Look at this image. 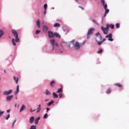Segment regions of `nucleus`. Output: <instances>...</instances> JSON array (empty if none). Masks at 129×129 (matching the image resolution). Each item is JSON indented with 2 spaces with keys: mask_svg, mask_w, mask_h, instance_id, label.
Returning a JSON list of instances; mask_svg holds the SVG:
<instances>
[{
  "mask_svg": "<svg viewBox=\"0 0 129 129\" xmlns=\"http://www.w3.org/2000/svg\"><path fill=\"white\" fill-rule=\"evenodd\" d=\"M95 36L97 38H98V40H101L102 39V37L101 36L100 34V33L99 32L95 34Z\"/></svg>",
  "mask_w": 129,
  "mask_h": 129,
  "instance_id": "423d86ee",
  "label": "nucleus"
},
{
  "mask_svg": "<svg viewBox=\"0 0 129 129\" xmlns=\"http://www.w3.org/2000/svg\"><path fill=\"white\" fill-rule=\"evenodd\" d=\"M46 10H44V11H43L44 14V15H45L46 13Z\"/></svg>",
  "mask_w": 129,
  "mask_h": 129,
  "instance_id": "37998d69",
  "label": "nucleus"
},
{
  "mask_svg": "<svg viewBox=\"0 0 129 129\" xmlns=\"http://www.w3.org/2000/svg\"><path fill=\"white\" fill-rule=\"evenodd\" d=\"M103 51L102 49H100L99 51L97 52V53L98 54H101L102 53Z\"/></svg>",
  "mask_w": 129,
  "mask_h": 129,
  "instance_id": "72a5a7b5",
  "label": "nucleus"
},
{
  "mask_svg": "<svg viewBox=\"0 0 129 129\" xmlns=\"http://www.w3.org/2000/svg\"><path fill=\"white\" fill-rule=\"evenodd\" d=\"M53 98H57L58 97V95L55 93H53Z\"/></svg>",
  "mask_w": 129,
  "mask_h": 129,
  "instance_id": "a878e982",
  "label": "nucleus"
},
{
  "mask_svg": "<svg viewBox=\"0 0 129 129\" xmlns=\"http://www.w3.org/2000/svg\"><path fill=\"white\" fill-rule=\"evenodd\" d=\"M4 34V33L2 30H0V38Z\"/></svg>",
  "mask_w": 129,
  "mask_h": 129,
  "instance_id": "cd10ccee",
  "label": "nucleus"
},
{
  "mask_svg": "<svg viewBox=\"0 0 129 129\" xmlns=\"http://www.w3.org/2000/svg\"><path fill=\"white\" fill-rule=\"evenodd\" d=\"M36 111V109H32L31 108L30 109V111L31 112H35Z\"/></svg>",
  "mask_w": 129,
  "mask_h": 129,
  "instance_id": "473e14b6",
  "label": "nucleus"
},
{
  "mask_svg": "<svg viewBox=\"0 0 129 129\" xmlns=\"http://www.w3.org/2000/svg\"><path fill=\"white\" fill-rule=\"evenodd\" d=\"M109 25H107L106 28L103 26H101V29L103 31L104 34H108L109 30Z\"/></svg>",
  "mask_w": 129,
  "mask_h": 129,
  "instance_id": "f03ea898",
  "label": "nucleus"
},
{
  "mask_svg": "<svg viewBox=\"0 0 129 129\" xmlns=\"http://www.w3.org/2000/svg\"><path fill=\"white\" fill-rule=\"evenodd\" d=\"M105 10V13L104 16V17L106 16V14L107 13L109 12V9L106 8V9H104Z\"/></svg>",
  "mask_w": 129,
  "mask_h": 129,
  "instance_id": "5701e85b",
  "label": "nucleus"
},
{
  "mask_svg": "<svg viewBox=\"0 0 129 129\" xmlns=\"http://www.w3.org/2000/svg\"><path fill=\"white\" fill-rule=\"evenodd\" d=\"M112 34H110L107 36L106 37V38H108V40L109 41H113V40L112 38Z\"/></svg>",
  "mask_w": 129,
  "mask_h": 129,
  "instance_id": "39448f33",
  "label": "nucleus"
},
{
  "mask_svg": "<svg viewBox=\"0 0 129 129\" xmlns=\"http://www.w3.org/2000/svg\"><path fill=\"white\" fill-rule=\"evenodd\" d=\"M92 21L94 22V23H96V22L95 21V20H92Z\"/></svg>",
  "mask_w": 129,
  "mask_h": 129,
  "instance_id": "09e8293b",
  "label": "nucleus"
},
{
  "mask_svg": "<svg viewBox=\"0 0 129 129\" xmlns=\"http://www.w3.org/2000/svg\"><path fill=\"white\" fill-rule=\"evenodd\" d=\"M104 9L107 8V5L106 4H105L104 0H101Z\"/></svg>",
  "mask_w": 129,
  "mask_h": 129,
  "instance_id": "1a4fd4ad",
  "label": "nucleus"
},
{
  "mask_svg": "<svg viewBox=\"0 0 129 129\" xmlns=\"http://www.w3.org/2000/svg\"><path fill=\"white\" fill-rule=\"evenodd\" d=\"M47 5L46 4H45L43 6V7L44 8V10H46L47 7Z\"/></svg>",
  "mask_w": 129,
  "mask_h": 129,
  "instance_id": "7c9ffc66",
  "label": "nucleus"
},
{
  "mask_svg": "<svg viewBox=\"0 0 129 129\" xmlns=\"http://www.w3.org/2000/svg\"><path fill=\"white\" fill-rule=\"evenodd\" d=\"M48 34L49 37L50 38H53L54 37V33H53L52 32L48 31Z\"/></svg>",
  "mask_w": 129,
  "mask_h": 129,
  "instance_id": "0eeeda50",
  "label": "nucleus"
},
{
  "mask_svg": "<svg viewBox=\"0 0 129 129\" xmlns=\"http://www.w3.org/2000/svg\"><path fill=\"white\" fill-rule=\"evenodd\" d=\"M38 107L37 109V113H39L41 109V105L40 104L38 105Z\"/></svg>",
  "mask_w": 129,
  "mask_h": 129,
  "instance_id": "4468645a",
  "label": "nucleus"
},
{
  "mask_svg": "<svg viewBox=\"0 0 129 129\" xmlns=\"http://www.w3.org/2000/svg\"><path fill=\"white\" fill-rule=\"evenodd\" d=\"M54 24H59L58 23H55Z\"/></svg>",
  "mask_w": 129,
  "mask_h": 129,
  "instance_id": "4d7b16f0",
  "label": "nucleus"
},
{
  "mask_svg": "<svg viewBox=\"0 0 129 129\" xmlns=\"http://www.w3.org/2000/svg\"><path fill=\"white\" fill-rule=\"evenodd\" d=\"M4 113V111H1L0 110V117Z\"/></svg>",
  "mask_w": 129,
  "mask_h": 129,
  "instance_id": "e433bc0d",
  "label": "nucleus"
},
{
  "mask_svg": "<svg viewBox=\"0 0 129 129\" xmlns=\"http://www.w3.org/2000/svg\"><path fill=\"white\" fill-rule=\"evenodd\" d=\"M114 25H110L109 26V27H110L112 29L114 28Z\"/></svg>",
  "mask_w": 129,
  "mask_h": 129,
  "instance_id": "4c0bfd02",
  "label": "nucleus"
},
{
  "mask_svg": "<svg viewBox=\"0 0 129 129\" xmlns=\"http://www.w3.org/2000/svg\"><path fill=\"white\" fill-rule=\"evenodd\" d=\"M54 101L53 100H52L50 102L48 103L47 104V105L48 106H50L52 103H54Z\"/></svg>",
  "mask_w": 129,
  "mask_h": 129,
  "instance_id": "bb28decb",
  "label": "nucleus"
},
{
  "mask_svg": "<svg viewBox=\"0 0 129 129\" xmlns=\"http://www.w3.org/2000/svg\"><path fill=\"white\" fill-rule=\"evenodd\" d=\"M116 24H119L118 23H117Z\"/></svg>",
  "mask_w": 129,
  "mask_h": 129,
  "instance_id": "052dcab7",
  "label": "nucleus"
},
{
  "mask_svg": "<svg viewBox=\"0 0 129 129\" xmlns=\"http://www.w3.org/2000/svg\"><path fill=\"white\" fill-rule=\"evenodd\" d=\"M94 30V28H91L89 30L87 34L88 38H89L90 35L92 34Z\"/></svg>",
  "mask_w": 129,
  "mask_h": 129,
  "instance_id": "20e7f679",
  "label": "nucleus"
},
{
  "mask_svg": "<svg viewBox=\"0 0 129 129\" xmlns=\"http://www.w3.org/2000/svg\"><path fill=\"white\" fill-rule=\"evenodd\" d=\"M48 30V27L47 26L45 25L43 26V30L44 31H46Z\"/></svg>",
  "mask_w": 129,
  "mask_h": 129,
  "instance_id": "6ab92c4d",
  "label": "nucleus"
},
{
  "mask_svg": "<svg viewBox=\"0 0 129 129\" xmlns=\"http://www.w3.org/2000/svg\"><path fill=\"white\" fill-rule=\"evenodd\" d=\"M111 92V90L110 89H108L106 92L107 93H109Z\"/></svg>",
  "mask_w": 129,
  "mask_h": 129,
  "instance_id": "2f4dec72",
  "label": "nucleus"
},
{
  "mask_svg": "<svg viewBox=\"0 0 129 129\" xmlns=\"http://www.w3.org/2000/svg\"><path fill=\"white\" fill-rule=\"evenodd\" d=\"M16 119L15 120L13 123L14 124H15V123L16 122Z\"/></svg>",
  "mask_w": 129,
  "mask_h": 129,
  "instance_id": "8fccbe9b",
  "label": "nucleus"
},
{
  "mask_svg": "<svg viewBox=\"0 0 129 129\" xmlns=\"http://www.w3.org/2000/svg\"><path fill=\"white\" fill-rule=\"evenodd\" d=\"M48 100L47 99V100H45V102H46Z\"/></svg>",
  "mask_w": 129,
  "mask_h": 129,
  "instance_id": "13d9d810",
  "label": "nucleus"
},
{
  "mask_svg": "<svg viewBox=\"0 0 129 129\" xmlns=\"http://www.w3.org/2000/svg\"><path fill=\"white\" fill-rule=\"evenodd\" d=\"M46 110H47V112L50 109L49 108H47Z\"/></svg>",
  "mask_w": 129,
  "mask_h": 129,
  "instance_id": "de8ad7c7",
  "label": "nucleus"
},
{
  "mask_svg": "<svg viewBox=\"0 0 129 129\" xmlns=\"http://www.w3.org/2000/svg\"><path fill=\"white\" fill-rule=\"evenodd\" d=\"M35 120L34 117L33 116H31L29 118V122L31 124L33 123Z\"/></svg>",
  "mask_w": 129,
  "mask_h": 129,
  "instance_id": "ddd939ff",
  "label": "nucleus"
},
{
  "mask_svg": "<svg viewBox=\"0 0 129 129\" xmlns=\"http://www.w3.org/2000/svg\"><path fill=\"white\" fill-rule=\"evenodd\" d=\"M30 129H36V126L34 125H32Z\"/></svg>",
  "mask_w": 129,
  "mask_h": 129,
  "instance_id": "c85d7f7f",
  "label": "nucleus"
},
{
  "mask_svg": "<svg viewBox=\"0 0 129 129\" xmlns=\"http://www.w3.org/2000/svg\"><path fill=\"white\" fill-rule=\"evenodd\" d=\"M80 47L79 44L77 42H76L75 44V48L76 49H78Z\"/></svg>",
  "mask_w": 129,
  "mask_h": 129,
  "instance_id": "f8f14e48",
  "label": "nucleus"
},
{
  "mask_svg": "<svg viewBox=\"0 0 129 129\" xmlns=\"http://www.w3.org/2000/svg\"><path fill=\"white\" fill-rule=\"evenodd\" d=\"M14 125V124L13 123L12 124V128H13Z\"/></svg>",
  "mask_w": 129,
  "mask_h": 129,
  "instance_id": "a18cd8bd",
  "label": "nucleus"
},
{
  "mask_svg": "<svg viewBox=\"0 0 129 129\" xmlns=\"http://www.w3.org/2000/svg\"><path fill=\"white\" fill-rule=\"evenodd\" d=\"M54 36H55L58 38H60V36L57 33L55 32L54 33Z\"/></svg>",
  "mask_w": 129,
  "mask_h": 129,
  "instance_id": "f3484780",
  "label": "nucleus"
},
{
  "mask_svg": "<svg viewBox=\"0 0 129 129\" xmlns=\"http://www.w3.org/2000/svg\"><path fill=\"white\" fill-rule=\"evenodd\" d=\"M60 25H54L53 26L54 27H58L60 26Z\"/></svg>",
  "mask_w": 129,
  "mask_h": 129,
  "instance_id": "58836bf2",
  "label": "nucleus"
},
{
  "mask_svg": "<svg viewBox=\"0 0 129 129\" xmlns=\"http://www.w3.org/2000/svg\"><path fill=\"white\" fill-rule=\"evenodd\" d=\"M59 97L60 98H61L62 96L63 95L61 93H60L59 94Z\"/></svg>",
  "mask_w": 129,
  "mask_h": 129,
  "instance_id": "a19ab883",
  "label": "nucleus"
},
{
  "mask_svg": "<svg viewBox=\"0 0 129 129\" xmlns=\"http://www.w3.org/2000/svg\"><path fill=\"white\" fill-rule=\"evenodd\" d=\"M4 72H5V73H6V72L5 70H4Z\"/></svg>",
  "mask_w": 129,
  "mask_h": 129,
  "instance_id": "bf43d9fd",
  "label": "nucleus"
},
{
  "mask_svg": "<svg viewBox=\"0 0 129 129\" xmlns=\"http://www.w3.org/2000/svg\"><path fill=\"white\" fill-rule=\"evenodd\" d=\"M10 110H9L7 111V112L8 113L10 111Z\"/></svg>",
  "mask_w": 129,
  "mask_h": 129,
  "instance_id": "864d4df0",
  "label": "nucleus"
},
{
  "mask_svg": "<svg viewBox=\"0 0 129 129\" xmlns=\"http://www.w3.org/2000/svg\"><path fill=\"white\" fill-rule=\"evenodd\" d=\"M44 93L47 95H51V93L49 91H48L47 89L46 90Z\"/></svg>",
  "mask_w": 129,
  "mask_h": 129,
  "instance_id": "2eb2a0df",
  "label": "nucleus"
},
{
  "mask_svg": "<svg viewBox=\"0 0 129 129\" xmlns=\"http://www.w3.org/2000/svg\"><path fill=\"white\" fill-rule=\"evenodd\" d=\"M79 8H81L82 10H83L84 9V8L82 7H81L79 6Z\"/></svg>",
  "mask_w": 129,
  "mask_h": 129,
  "instance_id": "49530a36",
  "label": "nucleus"
},
{
  "mask_svg": "<svg viewBox=\"0 0 129 129\" xmlns=\"http://www.w3.org/2000/svg\"><path fill=\"white\" fill-rule=\"evenodd\" d=\"M16 119L15 120L13 123L14 124H15V123L16 122Z\"/></svg>",
  "mask_w": 129,
  "mask_h": 129,
  "instance_id": "3c124183",
  "label": "nucleus"
},
{
  "mask_svg": "<svg viewBox=\"0 0 129 129\" xmlns=\"http://www.w3.org/2000/svg\"><path fill=\"white\" fill-rule=\"evenodd\" d=\"M51 44L53 46V49L52 50H53L54 49V46H58V45L56 42H55V40L54 39H52L50 41Z\"/></svg>",
  "mask_w": 129,
  "mask_h": 129,
  "instance_id": "7ed1b4c3",
  "label": "nucleus"
},
{
  "mask_svg": "<svg viewBox=\"0 0 129 129\" xmlns=\"http://www.w3.org/2000/svg\"><path fill=\"white\" fill-rule=\"evenodd\" d=\"M19 91V85H17L16 88V91L15 92V94H17Z\"/></svg>",
  "mask_w": 129,
  "mask_h": 129,
  "instance_id": "412c9836",
  "label": "nucleus"
},
{
  "mask_svg": "<svg viewBox=\"0 0 129 129\" xmlns=\"http://www.w3.org/2000/svg\"><path fill=\"white\" fill-rule=\"evenodd\" d=\"M36 24H40V22L39 21V20L37 21Z\"/></svg>",
  "mask_w": 129,
  "mask_h": 129,
  "instance_id": "79ce46f5",
  "label": "nucleus"
},
{
  "mask_svg": "<svg viewBox=\"0 0 129 129\" xmlns=\"http://www.w3.org/2000/svg\"><path fill=\"white\" fill-rule=\"evenodd\" d=\"M12 92V90H10L9 91H5L3 92V94L5 95H7L10 94Z\"/></svg>",
  "mask_w": 129,
  "mask_h": 129,
  "instance_id": "6e6552de",
  "label": "nucleus"
},
{
  "mask_svg": "<svg viewBox=\"0 0 129 129\" xmlns=\"http://www.w3.org/2000/svg\"><path fill=\"white\" fill-rule=\"evenodd\" d=\"M119 27V25H116V27L118 28Z\"/></svg>",
  "mask_w": 129,
  "mask_h": 129,
  "instance_id": "c03bdc74",
  "label": "nucleus"
},
{
  "mask_svg": "<svg viewBox=\"0 0 129 129\" xmlns=\"http://www.w3.org/2000/svg\"><path fill=\"white\" fill-rule=\"evenodd\" d=\"M76 1H78V0H76Z\"/></svg>",
  "mask_w": 129,
  "mask_h": 129,
  "instance_id": "680f3d73",
  "label": "nucleus"
},
{
  "mask_svg": "<svg viewBox=\"0 0 129 129\" xmlns=\"http://www.w3.org/2000/svg\"><path fill=\"white\" fill-rule=\"evenodd\" d=\"M95 41L98 42V44L99 45H100L103 42L101 41V42H98V40L97 39H96L95 40Z\"/></svg>",
  "mask_w": 129,
  "mask_h": 129,
  "instance_id": "c756f323",
  "label": "nucleus"
},
{
  "mask_svg": "<svg viewBox=\"0 0 129 129\" xmlns=\"http://www.w3.org/2000/svg\"><path fill=\"white\" fill-rule=\"evenodd\" d=\"M60 44L62 47H65L67 46L68 43L64 42H61Z\"/></svg>",
  "mask_w": 129,
  "mask_h": 129,
  "instance_id": "9d476101",
  "label": "nucleus"
},
{
  "mask_svg": "<svg viewBox=\"0 0 129 129\" xmlns=\"http://www.w3.org/2000/svg\"><path fill=\"white\" fill-rule=\"evenodd\" d=\"M47 113H46L44 115V116L43 117V118L44 119L46 118H47Z\"/></svg>",
  "mask_w": 129,
  "mask_h": 129,
  "instance_id": "c9c22d12",
  "label": "nucleus"
},
{
  "mask_svg": "<svg viewBox=\"0 0 129 129\" xmlns=\"http://www.w3.org/2000/svg\"><path fill=\"white\" fill-rule=\"evenodd\" d=\"M40 117H39L36 119L35 121V123L37 125L38 124V123L39 122V120L40 119Z\"/></svg>",
  "mask_w": 129,
  "mask_h": 129,
  "instance_id": "a211bd4d",
  "label": "nucleus"
},
{
  "mask_svg": "<svg viewBox=\"0 0 129 129\" xmlns=\"http://www.w3.org/2000/svg\"><path fill=\"white\" fill-rule=\"evenodd\" d=\"M105 40H106V39H104L102 40V42H103L104 41H105Z\"/></svg>",
  "mask_w": 129,
  "mask_h": 129,
  "instance_id": "5fc2aeb1",
  "label": "nucleus"
},
{
  "mask_svg": "<svg viewBox=\"0 0 129 129\" xmlns=\"http://www.w3.org/2000/svg\"><path fill=\"white\" fill-rule=\"evenodd\" d=\"M62 91V87L58 89L57 90V93H60Z\"/></svg>",
  "mask_w": 129,
  "mask_h": 129,
  "instance_id": "b1692460",
  "label": "nucleus"
},
{
  "mask_svg": "<svg viewBox=\"0 0 129 129\" xmlns=\"http://www.w3.org/2000/svg\"><path fill=\"white\" fill-rule=\"evenodd\" d=\"M10 117V115L9 114H8L7 116L6 117V119L7 120H8Z\"/></svg>",
  "mask_w": 129,
  "mask_h": 129,
  "instance_id": "ea45409f",
  "label": "nucleus"
},
{
  "mask_svg": "<svg viewBox=\"0 0 129 129\" xmlns=\"http://www.w3.org/2000/svg\"><path fill=\"white\" fill-rule=\"evenodd\" d=\"M15 81L16 84H17L18 82V77H16L15 76L13 77Z\"/></svg>",
  "mask_w": 129,
  "mask_h": 129,
  "instance_id": "4be33fe9",
  "label": "nucleus"
},
{
  "mask_svg": "<svg viewBox=\"0 0 129 129\" xmlns=\"http://www.w3.org/2000/svg\"><path fill=\"white\" fill-rule=\"evenodd\" d=\"M13 96V95L7 96L6 98L7 100L9 101H10L12 99Z\"/></svg>",
  "mask_w": 129,
  "mask_h": 129,
  "instance_id": "dca6fc26",
  "label": "nucleus"
},
{
  "mask_svg": "<svg viewBox=\"0 0 129 129\" xmlns=\"http://www.w3.org/2000/svg\"><path fill=\"white\" fill-rule=\"evenodd\" d=\"M56 84V82L54 80L52 81L50 83V86L52 87H53Z\"/></svg>",
  "mask_w": 129,
  "mask_h": 129,
  "instance_id": "9b49d317",
  "label": "nucleus"
},
{
  "mask_svg": "<svg viewBox=\"0 0 129 129\" xmlns=\"http://www.w3.org/2000/svg\"><path fill=\"white\" fill-rule=\"evenodd\" d=\"M16 119L15 120L13 123L14 124H15V123L16 122Z\"/></svg>",
  "mask_w": 129,
  "mask_h": 129,
  "instance_id": "603ef678",
  "label": "nucleus"
},
{
  "mask_svg": "<svg viewBox=\"0 0 129 129\" xmlns=\"http://www.w3.org/2000/svg\"><path fill=\"white\" fill-rule=\"evenodd\" d=\"M40 32V31L39 30H37L36 31V35L38 34Z\"/></svg>",
  "mask_w": 129,
  "mask_h": 129,
  "instance_id": "f704fd0d",
  "label": "nucleus"
},
{
  "mask_svg": "<svg viewBox=\"0 0 129 129\" xmlns=\"http://www.w3.org/2000/svg\"><path fill=\"white\" fill-rule=\"evenodd\" d=\"M40 25H37V27L39 28L40 27Z\"/></svg>",
  "mask_w": 129,
  "mask_h": 129,
  "instance_id": "6e6d98bb",
  "label": "nucleus"
},
{
  "mask_svg": "<svg viewBox=\"0 0 129 129\" xmlns=\"http://www.w3.org/2000/svg\"><path fill=\"white\" fill-rule=\"evenodd\" d=\"M25 108V106L24 105H22L21 107L20 110V112H21V111H23V110H24Z\"/></svg>",
  "mask_w": 129,
  "mask_h": 129,
  "instance_id": "aec40b11",
  "label": "nucleus"
},
{
  "mask_svg": "<svg viewBox=\"0 0 129 129\" xmlns=\"http://www.w3.org/2000/svg\"><path fill=\"white\" fill-rule=\"evenodd\" d=\"M11 32L16 38L15 40L13 39H12V43L13 45L15 46L16 44L15 43V42H18L19 41V39L18 38L17 33L16 31L14 30H12L11 31Z\"/></svg>",
  "mask_w": 129,
  "mask_h": 129,
  "instance_id": "f257e3e1",
  "label": "nucleus"
},
{
  "mask_svg": "<svg viewBox=\"0 0 129 129\" xmlns=\"http://www.w3.org/2000/svg\"><path fill=\"white\" fill-rule=\"evenodd\" d=\"M115 85L119 87H121L122 86V85L119 83H116L115 84Z\"/></svg>",
  "mask_w": 129,
  "mask_h": 129,
  "instance_id": "393cba45",
  "label": "nucleus"
}]
</instances>
